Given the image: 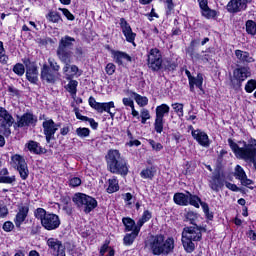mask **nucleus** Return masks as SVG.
Wrapping results in <instances>:
<instances>
[{
	"mask_svg": "<svg viewBox=\"0 0 256 256\" xmlns=\"http://www.w3.org/2000/svg\"><path fill=\"white\" fill-rule=\"evenodd\" d=\"M239 143L243 146L240 147L239 144L233 141V139H228V145L233 151L235 157L248 163H253L254 169L256 170V140L254 138H250L248 142L240 141Z\"/></svg>",
	"mask_w": 256,
	"mask_h": 256,
	"instance_id": "1",
	"label": "nucleus"
},
{
	"mask_svg": "<svg viewBox=\"0 0 256 256\" xmlns=\"http://www.w3.org/2000/svg\"><path fill=\"white\" fill-rule=\"evenodd\" d=\"M148 247H150V251L154 255H169L175 249V239L169 237L165 240V236L161 234L151 236L148 241Z\"/></svg>",
	"mask_w": 256,
	"mask_h": 256,
	"instance_id": "3",
	"label": "nucleus"
},
{
	"mask_svg": "<svg viewBox=\"0 0 256 256\" xmlns=\"http://www.w3.org/2000/svg\"><path fill=\"white\" fill-rule=\"evenodd\" d=\"M88 103L92 109H95L98 113H109L110 117H115V113L111 112V109H115V102H97L93 96L88 100Z\"/></svg>",
	"mask_w": 256,
	"mask_h": 256,
	"instance_id": "12",
	"label": "nucleus"
},
{
	"mask_svg": "<svg viewBox=\"0 0 256 256\" xmlns=\"http://www.w3.org/2000/svg\"><path fill=\"white\" fill-rule=\"evenodd\" d=\"M12 71L15 73V75H18V77H23L25 75V65L22 63H16L13 66Z\"/></svg>",
	"mask_w": 256,
	"mask_h": 256,
	"instance_id": "37",
	"label": "nucleus"
},
{
	"mask_svg": "<svg viewBox=\"0 0 256 256\" xmlns=\"http://www.w3.org/2000/svg\"><path fill=\"white\" fill-rule=\"evenodd\" d=\"M190 91L193 93L195 92V87L202 90L203 89V74L198 73L197 76L190 78L189 81Z\"/></svg>",
	"mask_w": 256,
	"mask_h": 256,
	"instance_id": "27",
	"label": "nucleus"
},
{
	"mask_svg": "<svg viewBox=\"0 0 256 256\" xmlns=\"http://www.w3.org/2000/svg\"><path fill=\"white\" fill-rule=\"evenodd\" d=\"M202 16L206 19H215L217 17V11L212 10L211 8H206L202 10Z\"/></svg>",
	"mask_w": 256,
	"mask_h": 256,
	"instance_id": "41",
	"label": "nucleus"
},
{
	"mask_svg": "<svg viewBox=\"0 0 256 256\" xmlns=\"http://www.w3.org/2000/svg\"><path fill=\"white\" fill-rule=\"evenodd\" d=\"M60 11H62L63 15H65V17L69 21H74L75 20V16H73L67 8H62V9H60Z\"/></svg>",
	"mask_w": 256,
	"mask_h": 256,
	"instance_id": "57",
	"label": "nucleus"
},
{
	"mask_svg": "<svg viewBox=\"0 0 256 256\" xmlns=\"http://www.w3.org/2000/svg\"><path fill=\"white\" fill-rule=\"evenodd\" d=\"M183 104L174 103L172 104V109H174L175 113H177L178 117H183Z\"/></svg>",
	"mask_w": 256,
	"mask_h": 256,
	"instance_id": "48",
	"label": "nucleus"
},
{
	"mask_svg": "<svg viewBox=\"0 0 256 256\" xmlns=\"http://www.w3.org/2000/svg\"><path fill=\"white\" fill-rule=\"evenodd\" d=\"M151 217H152V214L149 210L144 211L142 217L138 220L136 224V229L141 231V227L145 225V223H147V221H149Z\"/></svg>",
	"mask_w": 256,
	"mask_h": 256,
	"instance_id": "31",
	"label": "nucleus"
},
{
	"mask_svg": "<svg viewBox=\"0 0 256 256\" xmlns=\"http://www.w3.org/2000/svg\"><path fill=\"white\" fill-rule=\"evenodd\" d=\"M253 0H230L226 6L228 13H239L247 9V3Z\"/></svg>",
	"mask_w": 256,
	"mask_h": 256,
	"instance_id": "15",
	"label": "nucleus"
},
{
	"mask_svg": "<svg viewBox=\"0 0 256 256\" xmlns=\"http://www.w3.org/2000/svg\"><path fill=\"white\" fill-rule=\"evenodd\" d=\"M48 63H49L50 69H51L54 73H57V71H59V69H61V66H59V64L57 63V61H55V59H53V58H49V59H48Z\"/></svg>",
	"mask_w": 256,
	"mask_h": 256,
	"instance_id": "47",
	"label": "nucleus"
},
{
	"mask_svg": "<svg viewBox=\"0 0 256 256\" xmlns=\"http://www.w3.org/2000/svg\"><path fill=\"white\" fill-rule=\"evenodd\" d=\"M233 75L237 79V81H239V83H243L245 79L251 77V71L248 67H240L234 70Z\"/></svg>",
	"mask_w": 256,
	"mask_h": 256,
	"instance_id": "26",
	"label": "nucleus"
},
{
	"mask_svg": "<svg viewBox=\"0 0 256 256\" xmlns=\"http://www.w3.org/2000/svg\"><path fill=\"white\" fill-rule=\"evenodd\" d=\"M186 221H188L191 225H197V219H199V215L195 212L189 211L185 215Z\"/></svg>",
	"mask_w": 256,
	"mask_h": 256,
	"instance_id": "36",
	"label": "nucleus"
},
{
	"mask_svg": "<svg viewBox=\"0 0 256 256\" xmlns=\"http://www.w3.org/2000/svg\"><path fill=\"white\" fill-rule=\"evenodd\" d=\"M9 61V56L5 54V48L3 47V42L0 41V63L2 65H7Z\"/></svg>",
	"mask_w": 256,
	"mask_h": 256,
	"instance_id": "42",
	"label": "nucleus"
},
{
	"mask_svg": "<svg viewBox=\"0 0 256 256\" xmlns=\"http://www.w3.org/2000/svg\"><path fill=\"white\" fill-rule=\"evenodd\" d=\"M83 121H88V123H90V126L93 128V129H97V127H99V123L95 122V119L93 118H83Z\"/></svg>",
	"mask_w": 256,
	"mask_h": 256,
	"instance_id": "60",
	"label": "nucleus"
},
{
	"mask_svg": "<svg viewBox=\"0 0 256 256\" xmlns=\"http://www.w3.org/2000/svg\"><path fill=\"white\" fill-rule=\"evenodd\" d=\"M120 27L122 29V33L124 37H126V41L128 43H132L135 47V38L137 37V34L133 32V29H131V25L127 23V20L125 18L120 19Z\"/></svg>",
	"mask_w": 256,
	"mask_h": 256,
	"instance_id": "16",
	"label": "nucleus"
},
{
	"mask_svg": "<svg viewBox=\"0 0 256 256\" xmlns=\"http://www.w3.org/2000/svg\"><path fill=\"white\" fill-rule=\"evenodd\" d=\"M201 231H205V228H201L197 225L183 228L182 244L186 253H193V251H195L196 241H201L203 238Z\"/></svg>",
	"mask_w": 256,
	"mask_h": 256,
	"instance_id": "4",
	"label": "nucleus"
},
{
	"mask_svg": "<svg viewBox=\"0 0 256 256\" xmlns=\"http://www.w3.org/2000/svg\"><path fill=\"white\" fill-rule=\"evenodd\" d=\"M149 144L151 145L154 151H161L163 149V145L161 143L155 142V140H149Z\"/></svg>",
	"mask_w": 256,
	"mask_h": 256,
	"instance_id": "54",
	"label": "nucleus"
},
{
	"mask_svg": "<svg viewBox=\"0 0 256 256\" xmlns=\"http://www.w3.org/2000/svg\"><path fill=\"white\" fill-rule=\"evenodd\" d=\"M91 134V130L89 128H77L76 129V135L80 137L81 139H85V137H89Z\"/></svg>",
	"mask_w": 256,
	"mask_h": 256,
	"instance_id": "44",
	"label": "nucleus"
},
{
	"mask_svg": "<svg viewBox=\"0 0 256 256\" xmlns=\"http://www.w3.org/2000/svg\"><path fill=\"white\" fill-rule=\"evenodd\" d=\"M77 85H79V82L77 80H71L67 86L66 89L71 95H76L77 94Z\"/></svg>",
	"mask_w": 256,
	"mask_h": 256,
	"instance_id": "39",
	"label": "nucleus"
},
{
	"mask_svg": "<svg viewBox=\"0 0 256 256\" xmlns=\"http://www.w3.org/2000/svg\"><path fill=\"white\" fill-rule=\"evenodd\" d=\"M235 56L238 60V63H242V65H249V63H255V58L249 54L247 51L243 50H235Z\"/></svg>",
	"mask_w": 256,
	"mask_h": 256,
	"instance_id": "22",
	"label": "nucleus"
},
{
	"mask_svg": "<svg viewBox=\"0 0 256 256\" xmlns=\"http://www.w3.org/2000/svg\"><path fill=\"white\" fill-rule=\"evenodd\" d=\"M47 245L49 249L53 250V255L56 256H66L65 255V247L63 243L55 238H49L47 240Z\"/></svg>",
	"mask_w": 256,
	"mask_h": 256,
	"instance_id": "18",
	"label": "nucleus"
},
{
	"mask_svg": "<svg viewBox=\"0 0 256 256\" xmlns=\"http://www.w3.org/2000/svg\"><path fill=\"white\" fill-rule=\"evenodd\" d=\"M174 203L176 205L186 206L189 204V194L176 193L174 194Z\"/></svg>",
	"mask_w": 256,
	"mask_h": 256,
	"instance_id": "29",
	"label": "nucleus"
},
{
	"mask_svg": "<svg viewBox=\"0 0 256 256\" xmlns=\"http://www.w3.org/2000/svg\"><path fill=\"white\" fill-rule=\"evenodd\" d=\"M72 201L86 214L91 213V211L94 209H97V200L87 194L76 193L72 198Z\"/></svg>",
	"mask_w": 256,
	"mask_h": 256,
	"instance_id": "7",
	"label": "nucleus"
},
{
	"mask_svg": "<svg viewBox=\"0 0 256 256\" xmlns=\"http://www.w3.org/2000/svg\"><path fill=\"white\" fill-rule=\"evenodd\" d=\"M113 59L117 65H123V61H127L128 63H131L133 61V58L123 51H112Z\"/></svg>",
	"mask_w": 256,
	"mask_h": 256,
	"instance_id": "25",
	"label": "nucleus"
},
{
	"mask_svg": "<svg viewBox=\"0 0 256 256\" xmlns=\"http://www.w3.org/2000/svg\"><path fill=\"white\" fill-rule=\"evenodd\" d=\"M140 177L142 179H153L155 177V170L153 168H146L141 171Z\"/></svg>",
	"mask_w": 256,
	"mask_h": 256,
	"instance_id": "38",
	"label": "nucleus"
},
{
	"mask_svg": "<svg viewBox=\"0 0 256 256\" xmlns=\"http://www.w3.org/2000/svg\"><path fill=\"white\" fill-rule=\"evenodd\" d=\"M46 19H48L50 23H59L60 21H62L61 15L56 11H50L46 15Z\"/></svg>",
	"mask_w": 256,
	"mask_h": 256,
	"instance_id": "35",
	"label": "nucleus"
},
{
	"mask_svg": "<svg viewBox=\"0 0 256 256\" xmlns=\"http://www.w3.org/2000/svg\"><path fill=\"white\" fill-rule=\"evenodd\" d=\"M198 3H199V7H200L201 11H203L209 7L207 0H198Z\"/></svg>",
	"mask_w": 256,
	"mask_h": 256,
	"instance_id": "63",
	"label": "nucleus"
},
{
	"mask_svg": "<svg viewBox=\"0 0 256 256\" xmlns=\"http://www.w3.org/2000/svg\"><path fill=\"white\" fill-rule=\"evenodd\" d=\"M41 79L46 83H54L56 79L55 72L47 64H43L41 68Z\"/></svg>",
	"mask_w": 256,
	"mask_h": 256,
	"instance_id": "21",
	"label": "nucleus"
},
{
	"mask_svg": "<svg viewBox=\"0 0 256 256\" xmlns=\"http://www.w3.org/2000/svg\"><path fill=\"white\" fill-rule=\"evenodd\" d=\"M34 216L41 221V225L46 231H55V229H59L61 225L59 215L49 213L46 209L37 208L34 211Z\"/></svg>",
	"mask_w": 256,
	"mask_h": 256,
	"instance_id": "6",
	"label": "nucleus"
},
{
	"mask_svg": "<svg viewBox=\"0 0 256 256\" xmlns=\"http://www.w3.org/2000/svg\"><path fill=\"white\" fill-rule=\"evenodd\" d=\"M234 176L240 181L241 185H244V187H249V185H253V180L247 178L245 170L240 165H237L235 167Z\"/></svg>",
	"mask_w": 256,
	"mask_h": 256,
	"instance_id": "19",
	"label": "nucleus"
},
{
	"mask_svg": "<svg viewBox=\"0 0 256 256\" xmlns=\"http://www.w3.org/2000/svg\"><path fill=\"white\" fill-rule=\"evenodd\" d=\"M139 231L137 227H135L134 231L131 232L130 234H127L124 237V244L126 245H133V242L135 241V239H137V235H139Z\"/></svg>",
	"mask_w": 256,
	"mask_h": 256,
	"instance_id": "32",
	"label": "nucleus"
},
{
	"mask_svg": "<svg viewBox=\"0 0 256 256\" xmlns=\"http://www.w3.org/2000/svg\"><path fill=\"white\" fill-rule=\"evenodd\" d=\"M227 189H230V191H239V187L237 185L231 183V182H226L225 183Z\"/></svg>",
	"mask_w": 256,
	"mask_h": 256,
	"instance_id": "64",
	"label": "nucleus"
},
{
	"mask_svg": "<svg viewBox=\"0 0 256 256\" xmlns=\"http://www.w3.org/2000/svg\"><path fill=\"white\" fill-rule=\"evenodd\" d=\"M108 183L107 193H116V191H119V181H117V178L109 179Z\"/></svg>",
	"mask_w": 256,
	"mask_h": 256,
	"instance_id": "33",
	"label": "nucleus"
},
{
	"mask_svg": "<svg viewBox=\"0 0 256 256\" xmlns=\"http://www.w3.org/2000/svg\"><path fill=\"white\" fill-rule=\"evenodd\" d=\"M27 215H29V206H22L19 207L18 213L16 214L14 218V223L16 227H21L23 225L25 219H27Z\"/></svg>",
	"mask_w": 256,
	"mask_h": 256,
	"instance_id": "23",
	"label": "nucleus"
},
{
	"mask_svg": "<svg viewBox=\"0 0 256 256\" xmlns=\"http://www.w3.org/2000/svg\"><path fill=\"white\" fill-rule=\"evenodd\" d=\"M37 123V117L32 113H25L17 122L18 127H29Z\"/></svg>",
	"mask_w": 256,
	"mask_h": 256,
	"instance_id": "24",
	"label": "nucleus"
},
{
	"mask_svg": "<svg viewBox=\"0 0 256 256\" xmlns=\"http://www.w3.org/2000/svg\"><path fill=\"white\" fill-rule=\"evenodd\" d=\"M187 193H188V198H189V202L188 203L190 205H193V207L199 208V204L201 203V198L191 194L190 192H187Z\"/></svg>",
	"mask_w": 256,
	"mask_h": 256,
	"instance_id": "43",
	"label": "nucleus"
},
{
	"mask_svg": "<svg viewBox=\"0 0 256 256\" xmlns=\"http://www.w3.org/2000/svg\"><path fill=\"white\" fill-rule=\"evenodd\" d=\"M122 103H123V105H125V107H130L131 109H133V107H135V103L133 102V99H131V98H123Z\"/></svg>",
	"mask_w": 256,
	"mask_h": 256,
	"instance_id": "56",
	"label": "nucleus"
},
{
	"mask_svg": "<svg viewBox=\"0 0 256 256\" xmlns=\"http://www.w3.org/2000/svg\"><path fill=\"white\" fill-rule=\"evenodd\" d=\"M9 214V210L7 209V206L1 204L0 202V217H7Z\"/></svg>",
	"mask_w": 256,
	"mask_h": 256,
	"instance_id": "58",
	"label": "nucleus"
},
{
	"mask_svg": "<svg viewBox=\"0 0 256 256\" xmlns=\"http://www.w3.org/2000/svg\"><path fill=\"white\" fill-rule=\"evenodd\" d=\"M26 147L31 153H34L35 155H41V153H44L43 148L39 146V143L36 141L30 140L26 144Z\"/></svg>",
	"mask_w": 256,
	"mask_h": 256,
	"instance_id": "28",
	"label": "nucleus"
},
{
	"mask_svg": "<svg viewBox=\"0 0 256 256\" xmlns=\"http://www.w3.org/2000/svg\"><path fill=\"white\" fill-rule=\"evenodd\" d=\"M246 31L248 35H255L256 34V23L253 20H248L246 22Z\"/></svg>",
	"mask_w": 256,
	"mask_h": 256,
	"instance_id": "40",
	"label": "nucleus"
},
{
	"mask_svg": "<svg viewBox=\"0 0 256 256\" xmlns=\"http://www.w3.org/2000/svg\"><path fill=\"white\" fill-rule=\"evenodd\" d=\"M10 165L18 171L21 179L26 181L27 177H29V167L25 158L19 154L12 155Z\"/></svg>",
	"mask_w": 256,
	"mask_h": 256,
	"instance_id": "9",
	"label": "nucleus"
},
{
	"mask_svg": "<svg viewBox=\"0 0 256 256\" xmlns=\"http://www.w3.org/2000/svg\"><path fill=\"white\" fill-rule=\"evenodd\" d=\"M209 187L216 193H219V190L225 187V178L221 176V172L215 171L212 173V176L209 180Z\"/></svg>",
	"mask_w": 256,
	"mask_h": 256,
	"instance_id": "14",
	"label": "nucleus"
},
{
	"mask_svg": "<svg viewBox=\"0 0 256 256\" xmlns=\"http://www.w3.org/2000/svg\"><path fill=\"white\" fill-rule=\"evenodd\" d=\"M186 53H187V55H189L191 57V59H193V57L197 53V52H195V40H193L190 43V46L188 48H186Z\"/></svg>",
	"mask_w": 256,
	"mask_h": 256,
	"instance_id": "49",
	"label": "nucleus"
},
{
	"mask_svg": "<svg viewBox=\"0 0 256 256\" xmlns=\"http://www.w3.org/2000/svg\"><path fill=\"white\" fill-rule=\"evenodd\" d=\"M16 179L15 176H0V183H15Z\"/></svg>",
	"mask_w": 256,
	"mask_h": 256,
	"instance_id": "51",
	"label": "nucleus"
},
{
	"mask_svg": "<svg viewBox=\"0 0 256 256\" xmlns=\"http://www.w3.org/2000/svg\"><path fill=\"white\" fill-rule=\"evenodd\" d=\"M186 53H187V55H189L191 57V59H193V57L197 53V52H195V40H193L190 43V46L188 48H186Z\"/></svg>",
	"mask_w": 256,
	"mask_h": 256,
	"instance_id": "50",
	"label": "nucleus"
},
{
	"mask_svg": "<svg viewBox=\"0 0 256 256\" xmlns=\"http://www.w3.org/2000/svg\"><path fill=\"white\" fill-rule=\"evenodd\" d=\"M0 121H2L0 132L2 135H4V137H9V135H11V127H13L15 119L9 113V111L3 107H0Z\"/></svg>",
	"mask_w": 256,
	"mask_h": 256,
	"instance_id": "10",
	"label": "nucleus"
},
{
	"mask_svg": "<svg viewBox=\"0 0 256 256\" xmlns=\"http://www.w3.org/2000/svg\"><path fill=\"white\" fill-rule=\"evenodd\" d=\"M165 3L167 4V15L171 13L173 9H175V4H173V0H165Z\"/></svg>",
	"mask_w": 256,
	"mask_h": 256,
	"instance_id": "59",
	"label": "nucleus"
},
{
	"mask_svg": "<svg viewBox=\"0 0 256 256\" xmlns=\"http://www.w3.org/2000/svg\"><path fill=\"white\" fill-rule=\"evenodd\" d=\"M75 45V38L66 35L63 36L56 50V55L61 63H64L63 73L69 72V63H73V47Z\"/></svg>",
	"mask_w": 256,
	"mask_h": 256,
	"instance_id": "2",
	"label": "nucleus"
},
{
	"mask_svg": "<svg viewBox=\"0 0 256 256\" xmlns=\"http://www.w3.org/2000/svg\"><path fill=\"white\" fill-rule=\"evenodd\" d=\"M116 69H117V67L115 66V64L108 63L106 65L105 71H106L107 75H113V73H115Z\"/></svg>",
	"mask_w": 256,
	"mask_h": 256,
	"instance_id": "52",
	"label": "nucleus"
},
{
	"mask_svg": "<svg viewBox=\"0 0 256 256\" xmlns=\"http://www.w3.org/2000/svg\"><path fill=\"white\" fill-rule=\"evenodd\" d=\"M191 135L202 147H209V136L200 129L192 130Z\"/></svg>",
	"mask_w": 256,
	"mask_h": 256,
	"instance_id": "20",
	"label": "nucleus"
},
{
	"mask_svg": "<svg viewBox=\"0 0 256 256\" xmlns=\"http://www.w3.org/2000/svg\"><path fill=\"white\" fill-rule=\"evenodd\" d=\"M15 229V225L11 221H7L3 224V230L6 231L7 233L13 231Z\"/></svg>",
	"mask_w": 256,
	"mask_h": 256,
	"instance_id": "53",
	"label": "nucleus"
},
{
	"mask_svg": "<svg viewBox=\"0 0 256 256\" xmlns=\"http://www.w3.org/2000/svg\"><path fill=\"white\" fill-rule=\"evenodd\" d=\"M171 108L167 104H161L156 107V117L154 122V129L156 133H163V125H165V115H169Z\"/></svg>",
	"mask_w": 256,
	"mask_h": 256,
	"instance_id": "11",
	"label": "nucleus"
},
{
	"mask_svg": "<svg viewBox=\"0 0 256 256\" xmlns=\"http://www.w3.org/2000/svg\"><path fill=\"white\" fill-rule=\"evenodd\" d=\"M106 161L108 169L111 173L122 176H125L127 173H129L127 161L121 157V153H119L118 150H110L106 156Z\"/></svg>",
	"mask_w": 256,
	"mask_h": 256,
	"instance_id": "5",
	"label": "nucleus"
},
{
	"mask_svg": "<svg viewBox=\"0 0 256 256\" xmlns=\"http://www.w3.org/2000/svg\"><path fill=\"white\" fill-rule=\"evenodd\" d=\"M213 55H211V53L206 52L204 55L201 56V61L203 63H209V61H211Z\"/></svg>",
	"mask_w": 256,
	"mask_h": 256,
	"instance_id": "61",
	"label": "nucleus"
},
{
	"mask_svg": "<svg viewBox=\"0 0 256 256\" xmlns=\"http://www.w3.org/2000/svg\"><path fill=\"white\" fill-rule=\"evenodd\" d=\"M26 79L37 85V81H39V70L37 69V64L35 62L26 63Z\"/></svg>",
	"mask_w": 256,
	"mask_h": 256,
	"instance_id": "17",
	"label": "nucleus"
},
{
	"mask_svg": "<svg viewBox=\"0 0 256 256\" xmlns=\"http://www.w3.org/2000/svg\"><path fill=\"white\" fill-rule=\"evenodd\" d=\"M69 185H70V187H79V185H81V178L74 177V178L70 179Z\"/></svg>",
	"mask_w": 256,
	"mask_h": 256,
	"instance_id": "55",
	"label": "nucleus"
},
{
	"mask_svg": "<svg viewBox=\"0 0 256 256\" xmlns=\"http://www.w3.org/2000/svg\"><path fill=\"white\" fill-rule=\"evenodd\" d=\"M42 127L47 143H51V141L55 139V133L59 131V127H61V124L55 123L53 119H45L42 123Z\"/></svg>",
	"mask_w": 256,
	"mask_h": 256,
	"instance_id": "13",
	"label": "nucleus"
},
{
	"mask_svg": "<svg viewBox=\"0 0 256 256\" xmlns=\"http://www.w3.org/2000/svg\"><path fill=\"white\" fill-rule=\"evenodd\" d=\"M131 95L134 97V100L136 101L137 105H139V107H145L149 104V98L146 96H141L136 92H131Z\"/></svg>",
	"mask_w": 256,
	"mask_h": 256,
	"instance_id": "30",
	"label": "nucleus"
},
{
	"mask_svg": "<svg viewBox=\"0 0 256 256\" xmlns=\"http://www.w3.org/2000/svg\"><path fill=\"white\" fill-rule=\"evenodd\" d=\"M69 69L71 77H75V75L81 76V71H79V67H77V65H71V63H68V71Z\"/></svg>",
	"mask_w": 256,
	"mask_h": 256,
	"instance_id": "46",
	"label": "nucleus"
},
{
	"mask_svg": "<svg viewBox=\"0 0 256 256\" xmlns=\"http://www.w3.org/2000/svg\"><path fill=\"white\" fill-rule=\"evenodd\" d=\"M147 66L151 71H160L163 67V54L158 48H151L147 53Z\"/></svg>",
	"mask_w": 256,
	"mask_h": 256,
	"instance_id": "8",
	"label": "nucleus"
},
{
	"mask_svg": "<svg viewBox=\"0 0 256 256\" xmlns=\"http://www.w3.org/2000/svg\"><path fill=\"white\" fill-rule=\"evenodd\" d=\"M141 119H151V114H149V110L147 109H142L141 114H140Z\"/></svg>",
	"mask_w": 256,
	"mask_h": 256,
	"instance_id": "62",
	"label": "nucleus"
},
{
	"mask_svg": "<svg viewBox=\"0 0 256 256\" xmlns=\"http://www.w3.org/2000/svg\"><path fill=\"white\" fill-rule=\"evenodd\" d=\"M256 90V80L251 79L245 85L246 93H253Z\"/></svg>",
	"mask_w": 256,
	"mask_h": 256,
	"instance_id": "45",
	"label": "nucleus"
},
{
	"mask_svg": "<svg viewBox=\"0 0 256 256\" xmlns=\"http://www.w3.org/2000/svg\"><path fill=\"white\" fill-rule=\"evenodd\" d=\"M122 223L126 229V231H135V227H137V225H135V220L131 219V218H123L122 219Z\"/></svg>",
	"mask_w": 256,
	"mask_h": 256,
	"instance_id": "34",
	"label": "nucleus"
}]
</instances>
